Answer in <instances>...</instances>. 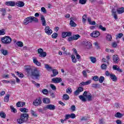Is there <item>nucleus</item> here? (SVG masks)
<instances>
[{
  "instance_id": "obj_64",
  "label": "nucleus",
  "mask_w": 124,
  "mask_h": 124,
  "mask_svg": "<svg viewBox=\"0 0 124 124\" xmlns=\"http://www.w3.org/2000/svg\"><path fill=\"white\" fill-rule=\"evenodd\" d=\"M80 93V92L78 91V89L76 90L74 92L75 95H78Z\"/></svg>"
},
{
  "instance_id": "obj_15",
  "label": "nucleus",
  "mask_w": 124,
  "mask_h": 124,
  "mask_svg": "<svg viewBox=\"0 0 124 124\" xmlns=\"http://www.w3.org/2000/svg\"><path fill=\"white\" fill-rule=\"evenodd\" d=\"M100 35V33L98 31H94L91 34L92 37H98Z\"/></svg>"
},
{
  "instance_id": "obj_36",
  "label": "nucleus",
  "mask_w": 124,
  "mask_h": 124,
  "mask_svg": "<svg viewBox=\"0 0 124 124\" xmlns=\"http://www.w3.org/2000/svg\"><path fill=\"white\" fill-rule=\"evenodd\" d=\"M63 99H64V100H69V96L67 95V94H64L63 95Z\"/></svg>"
},
{
  "instance_id": "obj_51",
  "label": "nucleus",
  "mask_w": 124,
  "mask_h": 124,
  "mask_svg": "<svg viewBox=\"0 0 124 124\" xmlns=\"http://www.w3.org/2000/svg\"><path fill=\"white\" fill-rule=\"evenodd\" d=\"M42 93H44V94H48L49 92L47 89H44L43 90Z\"/></svg>"
},
{
  "instance_id": "obj_62",
  "label": "nucleus",
  "mask_w": 124,
  "mask_h": 124,
  "mask_svg": "<svg viewBox=\"0 0 124 124\" xmlns=\"http://www.w3.org/2000/svg\"><path fill=\"white\" fill-rule=\"evenodd\" d=\"M112 15H114L115 14H117V11H116L115 8H113L112 9Z\"/></svg>"
},
{
  "instance_id": "obj_8",
  "label": "nucleus",
  "mask_w": 124,
  "mask_h": 124,
  "mask_svg": "<svg viewBox=\"0 0 124 124\" xmlns=\"http://www.w3.org/2000/svg\"><path fill=\"white\" fill-rule=\"evenodd\" d=\"M20 118L26 122L28 120H29V114L22 113L20 115Z\"/></svg>"
},
{
  "instance_id": "obj_39",
  "label": "nucleus",
  "mask_w": 124,
  "mask_h": 124,
  "mask_svg": "<svg viewBox=\"0 0 124 124\" xmlns=\"http://www.w3.org/2000/svg\"><path fill=\"white\" fill-rule=\"evenodd\" d=\"M16 44L18 47H23L24 46V44L21 41H18L16 42Z\"/></svg>"
},
{
  "instance_id": "obj_4",
  "label": "nucleus",
  "mask_w": 124,
  "mask_h": 124,
  "mask_svg": "<svg viewBox=\"0 0 124 124\" xmlns=\"http://www.w3.org/2000/svg\"><path fill=\"white\" fill-rule=\"evenodd\" d=\"M38 53L39 54V57L41 58H46V56H47V53L46 52L43 51V49L42 48H39L37 50Z\"/></svg>"
},
{
  "instance_id": "obj_11",
  "label": "nucleus",
  "mask_w": 124,
  "mask_h": 124,
  "mask_svg": "<svg viewBox=\"0 0 124 124\" xmlns=\"http://www.w3.org/2000/svg\"><path fill=\"white\" fill-rule=\"evenodd\" d=\"M30 23H31V16H29L28 17L26 18L23 22V24L27 25H28V24H30Z\"/></svg>"
},
{
  "instance_id": "obj_42",
  "label": "nucleus",
  "mask_w": 124,
  "mask_h": 124,
  "mask_svg": "<svg viewBox=\"0 0 124 124\" xmlns=\"http://www.w3.org/2000/svg\"><path fill=\"white\" fill-rule=\"evenodd\" d=\"M86 21H87V15H84L82 16V22L83 24H85V23H86Z\"/></svg>"
},
{
  "instance_id": "obj_10",
  "label": "nucleus",
  "mask_w": 124,
  "mask_h": 124,
  "mask_svg": "<svg viewBox=\"0 0 124 124\" xmlns=\"http://www.w3.org/2000/svg\"><path fill=\"white\" fill-rule=\"evenodd\" d=\"M45 32L46 33V34H48V35H51L52 34V33L53 32V31L50 29L49 26H46L45 29Z\"/></svg>"
},
{
  "instance_id": "obj_30",
  "label": "nucleus",
  "mask_w": 124,
  "mask_h": 124,
  "mask_svg": "<svg viewBox=\"0 0 124 124\" xmlns=\"http://www.w3.org/2000/svg\"><path fill=\"white\" fill-rule=\"evenodd\" d=\"M104 80H105V78H104V77L103 76H100V78H99L98 81L99 83H100L101 84H102Z\"/></svg>"
},
{
  "instance_id": "obj_57",
  "label": "nucleus",
  "mask_w": 124,
  "mask_h": 124,
  "mask_svg": "<svg viewBox=\"0 0 124 124\" xmlns=\"http://www.w3.org/2000/svg\"><path fill=\"white\" fill-rule=\"evenodd\" d=\"M119 67L118 65H114L112 66V69H113V70H118V69H119Z\"/></svg>"
},
{
  "instance_id": "obj_16",
  "label": "nucleus",
  "mask_w": 124,
  "mask_h": 124,
  "mask_svg": "<svg viewBox=\"0 0 124 124\" xmlns=\"http://www.w3.org/2000/svg\"><path fill=\"white\" fill-rule=\"evenodd\" d=\"M16 5V6H18V7H24V6H25V3L22 1H17Z\"/></svg>"
},
{
  "instance_id": "obj_38",
  "label": "nucleus",
  "mask_w": 124,
  "mask_h": 124,
  "mask_svg": "<svg viewBox=\"0 0 124 124\" xmlns=\"http://www.w3.org/2000/svg\"><path fill=\"white\" fill-rule=\"evenodd\" d=\"M70 25L71 26V27H76V26H77V24H76V23H75V22H74V21H73V20H71L70 22Z\"/></svg>"
},
{
  "instance_id": "obj_27",
  "label": "nucleus",
  "mask_w": 124,
  "mask_h": 124,
  "mask_svg": "<svg viewBox=\"0 0 124 124\" xmlns=\"http://www.w3.org/2000/svg\"><path fill=\"white\" fill-rule=\"evenodd\" d=\"M31 22H34V23H38V18L34 17V16H31Z\"/></svg>"
},
{
  "instance_id": "obj_34",
  "label": "nucleus",
  "mask_w": 124,
  "mask_h": 124,
  "mask_svg": "<svg viewBox=\"0 0 124 124\" xmlns=\"http://www.w3.org/2000/svg\"><path fill=\"white\" fill-rule=\"evenodd\" d=\"M10 97V95L7 94L6 96L4 98V102H8L9 101V97Z\"/></svg>"
},
{
  "instance_id": "obj_22",
  "label": "nucleus",
  "mask_w": 124,
  "mask_h": 124,
  "mask_svg": "<svg viewBox=\"0 0 124 124\" xmlns=\"http://www.w3.org/2000/svg\"><path fill=\"white\" fill-rule=\"evenodd\" d=\"M110 77L111 80H112V81H114V82H116L118 80V78H117L116 75H115L114 74H111L110 75Z\"/></svg>"
},
{
  "instance_id": "obj_35",
  "label": "nucleus",
  "mask_w": 124,
  "mask_h": 124,
  "mask_svg": "<svg viewBox=\"0 0 124 124\" xmlns=\"http://www.w3.org/2000/svg\"><path fill=\"white\" fill-rule=\"evenodd\" d=\"M73 37L74 38V40H78V39H79L80 37H81V36L79 34H76V35H73Z\"/></svg>"
},
{
  "instance_id": "obj_24",
  "label": "nucleus",
  "mask_w": 124,
  "mask_h": 124,
  "mask_svg": "<svg viewBox=\"0 0 124 124\" xmlns=\"http://www.w3.org/2000/svg\"><path fill=\"white\" fill-rule=\"evenodd\" d=\"M0 51L2 55H3V56H6L8 55V51H7L6 49H1Z\"/></svg>"
},
{
  "instance_id": "obj_32",
  "label": "nucleus",
  "mask_w": 124,
  "mask_h": 124,
  "mask_svg": "<svg viewBox=\"0 0 124 124\" xmlns=\"http://www.w3.org/2000/svg\"><path fill=\"white\" fill-rule=\"evenodd\" d=\"M0 117L3 119H5V118H6V114L5 113H4V112L1 111L0 112Z\"/></svg>"
},
{
  "instance_id": "obj_61",
  "label": "nucleus",
  "mask_w": 124,
  "mask_h": 124,
  "mask_svg": "<svg viewBox=\"0 0 124 124\" xmlns=\"http://www.w3.org/2000/svg\"><path fill=\"white\" fill-rule=\"evenodd\" d=\"M41 10L42 12H43V13H46V9H45V8L44 7L41 8Z\"/></svg>"
},
{
  "instance_id": "obj_1",
  "label": "nucleus",
  "mask_w": 124,
  "mask_h": 124,
  "mask_svg": "<svg viewBox=\"0 0 124 124\" xmlns=\"http://www.w3.org/2000/svg\"><path fill=\"white\" fill-rule=\"evenodd\" d=\"M25 70L29 76L34 77L36 80H38V78L41 76L40 70L37 68L32 69L30 66H25Z\"/></svg>"
},
{
  "instance_id": "obj_9",
  "label": "nucleus",
  "mask_w": 124,
  "mask_h": 124,
  "mask_svg": "<svg viewBox=\"0 0 124 124\" xmlns=\"http://www.w3.org/2000/svg\"><path fill=\"white\" fill-rule=\"evenodd\" d=\"M62 80L61 78H54L51 79V83H55V84H58V83H61Z\"/></svg>"
},
{
  "instance_id": "obj_52",
  "label": "nucleus",
  "mask_w": 124,
  "mask_h": 124,
  "mask_svg": "<svg viewBox=\"0 0 124 124\" xmlns=\"http://www.w3.org/2000/svg\"><path fill=\"white\" fill-rule=\"evenodd\" d=\"M51 36L52 38H56L57 37H58V33L55 32L52 34Z\"/></svg>"
},
{
  "instance_id": "obj_5",
  "label": "nucleus",
  "mask_w": 124,
  "mask_h": 124,
  "mask_svg": "<svg viewBox=\"0 0 124 124\" xmlns=\"http://www.w3.org/2000/svg\"><path fill=\"white\" fill-rule=\"evenodd\" d=\"M41 104H42V100H41V98L40 97L37 98L33 102V105L34 106H39V105H40Z\"/></svg>"
},
{
  "instance_id": "obj_59",
  "label": "nucleus",
  "mask_w": 124,
  "mask_h": 124,
  "mask_svg": "<svg viewBox=\"0 0 124 124\" xmlns=\"http://www.w3.org/2000/svg\"><path fill=\"white\" fill-rule=\"evenodd\" d=\"M70 117L71 119H75L76 118V115L74 113H71L70 114Z\"/></svg>"
},
{
  "instance_id": "obj_19",
  "label": "nucleus",
  "mask_w": 124,
  "mask_h": 124,
  "mask_svg": "<svg viewBox=\"0 0 124 124\" xmlns=\"http://www.w3.org/2000/svg\"><path fill=\"white\" fill-rule=\"evenodd\" d=\"M41 20L42 21V25L44 27L46 26V20H45V17H44V16H41Z\"/></svg>"
},
{
  "instance_id": "obj_56",
  "label": "nucleus",
  "mask_w": 124,
  "mask_h": 124,
  "mask_svg": "<svg viewBox=\"0 0 124 124\" xmlns=\"http://www.w3.org/2000/svg\"><path fill=\"white\" fill-rule=\"evenodd\" d=\"M31 114L32 116H33V117H37V115H36L35 112L33 110H31Z\"/></svg>"
},
{
  "instance_id": "obj_63",
  "label": "nucleus",
  "mask_w": 124,
  "mask_h": 124,
  "mask_svg": "<svg viewBox=\"0 0 124 124\" xmlns=\"http://www.w3.org/2000/svg\"><path fill=\"white\" fill-rule=\"evenodd\" d=\"M71 110L72 111H75L76 110V107L74 105L72 106L71 107Z\"/></svg>"
},
{
  "instance_id": "obj_40",
  "label": "nucleus",
  "mask_w": 124,
  "mask_h": 124,
  "mask_svg": "<svg viewBox=\"0 0 124 124\" xmlns=\"http://www.w3.org/2000/svg\"><path fill=\"white\" fill-rule=\"evenodd\" d=\"M71 58L73 62L76 63V62H77V59L75 58V55H72Z\"/></svg>"
},
{
  "instance_id": "obj_45",
  "label": "nucleus",
  "mask_w": 124,
  "mask_h": 124,
  "mask_svg": "<svg viewBox=\"0 0 124 124\" xmlns=\"http://www.w3.org/2000/svg\"><path fill=\"white\" fill-rule=\"evenodd\" d=\"M92 77H93L92 79L93 81H94L95 82H96V81H98V80H99L98 76H94Z\"/></svg>"
},
{
  "instance_id": "obj_53",
  "label": "nucleus",
  "mask_w": 124,
  "mask_h": 124,
  "mask_svg": "<svg viewBox=\"0 0 124 124\" xmlns=\"http://www.w3.org/2000/svg\"><path fill=\"white\" fill-rule=\"evenodd\" d=\"M78 90L79 93H82L84 91V88L82 86H80L78 88Z\"/></svg>"
},
{
  "instance_id": "obj_3",
  "label": "nucleus",
  "mask_w": 124,
  "mask_h": 124,
  "mask_svg": "<svg viewBox=\"0 0 124 124\" xmlns=\"http://www.w3.org/2000/svg\"><path fill=\"white\" fill-rule=\"evenodd\" d=\"M12 39L9 36H6L5 37H3L1 38V41L4 44H9V43H11Z\"/></svg>"
},
{
  "instance_id": "obj_58",
  "label": "nucleus",
  "mask_w": 124,
  "mask_h": 124,
  "mask_svg": "<svg viewBox=\"0 0 124 124\" xmlns=\"http://www.w3.org/2000/svg\"><path fill=\"white\" fill-rule=\"evenodd\" d=\"M101 67L102 69H106V68H107V65L105 64H103L101 66Z\"/></svg>"
},
{
  "instance_id": "obj_2",
  "label": "nucleus",
  "mask_w": 124,
  "mask_h": 124,
  "mask_svg": "<svg viewBox=\"0 0 124 124\" xmlns=\"http://www.w3.org/2000/svg\"><path fill=\"white\" fill-rule=\"evenodd\" d=\"M78 97L83 102H86V101H87V99L88 101H92V100H93V95L91 93L88 94V92L87 91H85L83 95H79Z\"/></svg>"
},
{
  "instance_id": "obj_14",
  "label": "nucleus",
  "mask_w": 124,
  "mask_h": 124,
  "mask_svg": "<svg viewBox=\"0 0 124 124\" xmlns=\"http://www.w3.org/2000/svg\"><path fill=\"white\" fill-rule=\"evenodd\" d=\"M91 83H92V80H88L85 82L83 81L79 84V87H83V86H87L88 85H90V84H91Z\"/></svg>"
},
{
  "instance_id": "obj_18",
  "label": "nucleus",
  "mask_w": 124,
  "mask_h": 124,
  "mask_svg": "<svg viewBox=\"0 0 124 124\" xmlns=\"http://www.w3.org/2000/svg\"><path fill=\"white\" fill-rule=\"evenodd\" d=\"M116 11L118 14H123V13H124V7H122L121 8H117Z\"/></svg>"
},
{
  "instance_id": "obj_50",
  "label": "nucleus",
  "mask_w": 124,
  "mask_h": 124,
  "mask_svg": "<svg viewBox=\"0 0 124 124\" xmlns=\"http://www.w3.org/2000/svg\"><path fill=\"white\" fill-rule=\"evenodd\" d=\"M50 87L52 89V90H53V91H56V90H57V88L53 84H51L50 85Z\"/></svg>"
},
{
  "instance_id": "obj_47",
  "label": "nucleus",
  "mask_w": 124,
  "mask_h": 124,
  "mask_svg": "<svg viewBox=\"0 0 124 124\" xmlns=\"http://www.w3.org/2000/svg\"><path fill=\"white\" fill-rule=\"evenodd\" d=\"M66 93H69V94H70V93H72V89H71V88L68 87L67 89H66Z\"/></svg>"
},
{
  "instance_id": "obj_25",
  "label": "nucleus",
  "mask_w": 124,
  "mask_h": 124,
  "mask_svg": "<svg viewBox=\"0 0 124 124\" xmlns=\"http://www.w3.org/2000/svg\"><path fill=\"white\" fill-rule=\"evenodd\" d=\"M87 21L89 22V25H92L93 26L95 25V21H93L92 22V19L91 18V17H88L87 18Z\"/></svg>"
},
{
  "instance_id": "obj_54",
  "label": "nucleus",
  "mask_w": 124,
  "mask_h": 124,
  "mask_svg": "<svg viewBox=\"0 0 124 124\" xmlns=\"http://www.w3.org/2000/svg\"><path fill=\"white\" fill-rule=\"evenodd\" d=\"M32 83H33V84H34L36 86V87H37V88H39V87H40V84L39 83L35 82V81H32Z\"/></svg>"
},
{
  "instance_id": "obj_41",
  "label": "nucleus",
  "mask_w": 124,
  "mask_h": 124,
  "mask_svg": "<svg viewBox=\"0 0 124 124\" xmlns=\"http://www.w3.org/2000/svg\"><path fill=\"white\" fill-rule=\"evenodd\" d=\"M10 108L11 109V111L13 112V113H14L15 114L17 113V109L16 108H14L13 106H11L10 107Z\"/></svg>"
},
{
  "instance_id": "obj_20",
  "label": "nucleus",
  "mask_w": 124,
  "mask_h": 124,
  "mask_svg": "<svg viewBox=\"0 0 124 124\" xmlns=\"http://www.w3.org/2000/svg\"><path fill=\"white\" fill-rule=\"evenodd\" d=\"M43 102L45 104H49L51 102V101L49 98H44L43 99Z\"/></svg>"
},
{
  "instance_id": "obj_55",
  "label": "nucleus",
  "mask_w": 124,
  "mask_h": 124,
  "mask_svg": "<svg viewBox=\"0 0 124 124\" xmlns=\"http://www.w3.org/2000/svg\"><path fill=\"white\" fill-rule=\"evenodd\" d=\"M4 34H5L4 29H2L0 30V35H4Z\"/></svg>"
},
{
  "instance_id": "obj_31",
  "label": "nucleus",
  "mask_w": 124,
  "mask_h": 124,
  "mask_svg": "<svg viewBox=\"0 0 124 124\" xmlns=\"http://www.w3.org/2000/svg\"><path fill=\"white\" fill-rule=\"evenodd\" d=\"M90 61L93 63H95L96 62V58L94 57H90Z\"/></svg>"
},
{
  "instance_id": "obj_48",
  "label": "nucleus",
  "mask_w": 124,
  "mask_h": 124,
  "mask_svg": "<svg viewBox=\"0 0 124 124\" xmlns=\"http://www.w3.org/2000/svg\"><path fill=\"white\" fill-rule=\"evenodd\" d=\"M99 30H101V31H106V28L102 26V25H100L99 26Z\"/></svg>"
},
{
  "instance_id": "obj_37",
  "label": "nucleus",
  "mask_w": 124,
  "mask_h": 124,
  "mask_svg": "<svg viewBox=\"0 0 124 124\" xmlns=\"http://www.w3.org/2000/svg\"><path fill=\"white\" fill-rule=\"evenodd\" d=\"M115 117L116 118H122L124 115L123 114L120 113V112H117L116 114H115Z\"/></svg>"
},
{
  "instance_id": "obj_29",
  "label": "nucleus",
  "mask_w": 124,
  "mask_h": 124,
  "mask_svg": "<svg viewBox=\"0 0 124 124\" xmlns=\"http://www.w3.org/2000/svg\"><path fill=\"white\" fill-rule=\"evenodd\" d=\"M0 12L2 13V16H5V15L6 14V9L1 8Z\"/></svg>"
},
{
  "instance_id": "obj_60",
  "label": "nucleus",
  "mask_w": 124,
  "mask_h": 124,
  "mask_svg": "<svg viewBox=\"0 0 124 124\" xmlns=\"http://www.w3.org/2000/svg\"><path fill=\"white\" fill-rule=\"evenodd\" d=\"M73 40H74L73 37L70 36L67 39V41H68V42H71V41H73Z\"/></svg>"
},
{
  "instance_id": "obj_17",
  "label": "nucleus",
  "mask_w": 124,
  "mask_h": 124,
  "mask_svg": "<svg viewBox=\"0 0 124 124\" xmlns=\"http://www.w3.org/2000/svg\"><path fill=\"white\" fill-rule=\"evenodd\" d=\"M5 4L9 6H15L16 5L15 2L12 1H6Z\"/></svg>"
},
{
  "instance_id": "obj_21",
  "label": "nucleus",
  "mask_w": 124,
  "mask_h": 124,
  "mask_svg": "<svg viewBox=\"0 0 124 124\" xmlns=\"http://www.w3.org/2000/svg\"><path fill=\"white\" fill-rule=\"evenodd\" d=\"M52 71L53 75H51V77H55L59 74V71L57 69H53Z\"/></svg>"
},
{
  "instance_id": "obj_13",
  "label": "nucleus",
  "mask_w": 124,
  "mask_h": 124,
  "mask_svg": "<svg viewBox=\"0 0 124 124\" xmlns=\"http://www.w3.org/2000/svg\"><path fill=\"white\" fill-rule=\"evenodd\" d=\"M112 60L113 62V63H118V62H120L119 56L117 55H115L112 56Z\"/></svg>"
},
{
  "instance_id": "obj_44",
  "label": "nucleus",
  "mask_w": 124,
  "mask_h": 124,
  "mask_svg": "<svg viewBox=\"0 0 124 124\" xmlns=\"http://www.w3.org/2000/svg\"><path fill=\"white\" fill-rule=\"evenodd\" d=\"M16 75H18L20 78H23L24 77V74L22 73H19V72L17 71L16 72Z\"/></svg>"
},
{
  "instance_id": "obj_49",
  "label": "nucleus",
  "mask_w": 124,
  "mask_h": 124,
  "mask_svg": "<svg viewBox=\"0 0 124 124\" xmlns=\"http://www.w3.org/2000/svg\"><path fill=\"white\" fill-rule=\"evenodd\" d=\"M86 2H87V0H79L80 4H86Z\"/></svg>"
},
{
  "instance_id": "obj_28",
  "label": "nucleus",
  "mask_w": 124,
  "mask_h": 124,
  "mask_svg": "<svg viewBox=\"0 0 124 124\" xmlns=\"http://www.w3.org/2000/svg\"><path fill=\"white\" fill-rule=\"evenodd\" d=\"M45 67H46V69H47V70H48V71H52V70H54V69H53L52 67H51V66H50V65H49V64H46Z\"/></svg>"
},
{
  "instance_id": "obj_7",
  "label": "nucleus",
  "mask_w": 124,
  "mask_h": 124,
  "mask_svg": "<svg viewBox=\"0 0 124 124\" xmlns=\"http://www.w3.org/2000/svg\"><path fill=\"white\" fill-rule=\"evenodd\" d=\"M71 35H72V32L70 31H67V32L63 31L62 32V38H65V37H70V36H71Z\"/></svg>"
},
{
  "instance_id": "obj_46",
  "label": "nucleus",
  "mask_w": 124,
  "mask_h": 124,
  "mask_svg": "<svg viewBox=\"0 0 124 124\" xmlns=\"http://www.w3.org/2000/svg\"><path fill=\"white\" fill-rule=\"evenodd\" d=\"M17 122L18 124H23V123H26L22 118H20L17 120Z\"/></svg>"
},
{
  "instance_id": "obj_23",
  "label": "nucleus",
  "mask_w": 124,
  "mask_h": 124,
  "mask_svg": "<svg viewBox=\"0 0 124 124\" xmlns=\"http://www.w3.org/2000/svg\"><path fill=\"white\" fill-rule=\"evenodd\" d=\"M33 62L34 63H35V64H36V65H37L38 66H40V65H41V63L38 62L36 58H33Z\"/></svg>"
},
{
  "instance_id": "obj_12",
  "label": "nucleus",
  "mask_w": 124,
  "mask_h": 124,
  "mask_svg": "<svg viewBox=\"0 0 124 124\" xmlns=\"http://www.w3.org/2000/svg\"><path fill=\"white\" fill-rule=\"evenodd\" d=\"M82 44L83 45H85V46H86V48L87 49H90V48H91V47H92L93 46V45L92 44V43H91V42L88 41H84L82 42Z\"/></svg>"
},
{
  "instance_id": "obj_26",
  "label": "nucleus",
  "mask_w": 124,
  "mask_h": 124,
  "mask_svg": "<svg viewBox=\"0 0 124 124\" xmlns=\"http://www.w3.org/2000/svg\"><path fill=\"white\" fill-rule=\"evenodd\" d=\"M19 110L20 112H22V113H28L29 112V109L26 108H19Z\"/></svg>"
},
{
  "instance_id": "obj_33",
  "label": "nucleus",
  "mask_w": 124,
  "mask_h": 124,
  "mask_svg": "<svg viewBox=\"0 0 124 124\" xmlns=\"http://www.w3.org/2000/svg\"><path fill=\"white\" fill-rule=\"evenodd\" d=\"M92 88H94V89H97V88H100V84L98 83H93L92 84Z\"/></svg>"
},
{
  "instance_id": "obj_6",
  "label": "nucleus",
  "mask_w": 124,
  "mask_h": 124,
  "mask_svg": "<svg viewBox=\"0 0 124 124\" xmlns=\"http://www.w3.org/2000/svg\"><path fill=\"white\" fill-rule=\"evenodd\" d=\"M47 109H48V110H55L56 106L52 104L47 105L44 107V111H46Z\"/></svg>"
},
{
  "instance_id": "obj_43",
  "label": "nucleus",
  "mask_w": 124,
  "mask_h": 124,
  "mask_svg": "<svg viewBox=\"0 0 124 124\" xmlns=\"http://www.w3.org/2000/svg\"><path fill=\"white\" fill-rule=\"evenodd\" d=\"M107 40L108 41H111L112 40V36L110 34H108L106 36Z\"/></svg>"
}]
</instances>
